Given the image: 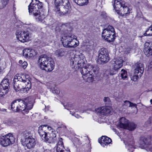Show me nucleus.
<instances>
[{"instance_id": "f3484780", "label": "nucleus", "mask_w": 152, "mask_h": 152, "mask_svg": "<svg viewBox=\"0 0 152 152\" xmlns=\"http://www.w3.org/2000/svg\"><path fill=\"white\" fill-rule=\"evenodd\" d=\"M99 60L103 63L107 62L110 58L107 50L104 48L101 49L99 51Z\"/></svg>"}, {"instance_id": "4468645a", "label": "nucleus", "mask_w": 152, "mask_h": 152, "mask_svg": "<svg viewBox=\"0 0 152 152\" xmlns=\"http://www.w3.org/2000/svg\"><path fill=\"white\" fill-rule=\"evenodd\" d=\"M27 30L20 31L18 30L16 32V37L20 41L23 42H27L29 38L30 33Z\"/></svg>"}, {"instance_id": "c85d7f7f", "label": "nucleus", "mask_w": 152, "mask_h": 152, "mask_svg": "<svg viewBox=\"0 0 152 152\" xmlns=\"http://www.w3.org/2000/svg\"><path fill=\"white\" fill-rule=\"evenodd\" d=\"M74 2L79 5H86L88 2L89 0H73Z\"/></svg>"}, {"instance_id": "39448f33", "label": "nucleus", "mask_w": 152, "mask_h": 152, "mask_svg": "<svg viewBox=\"0 0 152 152\" xmlns=\"http://www.w3.org/2000/svg\"><path fill=\"white\" fill-rule=\"evenodd\" d=\"M99 69L96 66L88 65L80 70L83 79L88 82H93L94 77L98 74Z\"/></svg>"}, {"instance_id": "a878e982", "label": "nucleus", "mask_w": 152, "mask_h": 152, "mask_svg": "<svg viewBox=\"0 0 152 152\" xmlns=\"http://www.w3.org/2000/svg\"><path fill=\"white\" fill-rule=\"evenodd\" d=\"M23 56L25 57L30 58L34 56L36 53L34 50L31 48H26L23 50Z\"/></svg>"}, {"instance_id": "473e14b6", "label": "nucleus", "mask_w": 152, "mask_h": 152, "mask_svg": "<svg viewBox=\"0 0 152 152\" xmlns=\"http://www.w3.org/2000/svg\"><path fill=\"white\" fill-rule=\"evenodd\" d=\"M55 53L58 56H62L65 54L64 51L62 50H56Z\"/></svg>"}, {"instance_id": "2f4dec72", "label": "nucleus", "mask_w": 152, "mask_h": 152, "mask_svg": "<svg viewBox=\"0 0 152 152\" xmlns=\"http://www.w3.org/2000/svg\"><path fill=\"white\" fill-rule=\"evenodd\" d=\"M136 127V125L134 123H130L128 124L127 127L126 128L129 130H134Z\"/></svg>"}, {"instance_id": "49530a36", "label": "nucleus", "mask_w": 152, "mask_h": 152, "mask_svg": "<svg viewBox=\"0 0 152 152\" xmlns=\"http://www.w3.org/2000/svg\"><path fill=\"white\" fill-rule=\"evenodd\" d=\"M6 110L5 109L1 108H0V111H5Z\"/></svg>"}, {"instance_id": "f704fd0d", "label": "nucleus", "mask_w": 152, "mask_h": 152, "mask_svg": "<svg viewBox=\"0 0 152 152\" xmlns=\"http://www.w3.org/2000/svg\"><path fill=\"white\" fill-rule=\"evenodd\" d=\"M9 0H1L2 5L0 7V9H2L6 7L8 4Z\"/></svg>"}, {"instance_id": "6e6d98bb", "label": "nucleus", "mask_w": 152, "mask_h": 152, "mask_svg": "<svg viewBox=\"0 0 152 152\" xmlns=\"http://www.w3.org/2000/svg\"><path fill=\"white\" fill-rule=\"evenodd\" d=\"M103 13L104 14H106V13H105V12H103Z\"/></svg>"}, {"instance_id": "b1692460", "label": "nucleus", "mask_w": 152, "mask_h": 152, "mask_svg": "<svg viewBox=\"0 0 152 152\" xmlns=\"http://www.w3.org/2000/svg\"><path fill=\"white\" fill-rule=\"evenodd\" d=\"M143 51L147 57L152 56V42H146L145 43Z\"/></svg>"}, {"instance_id": "e433bc0d", "label": "nucleus", "mask_w": 152, "mask_h": 152, "mask_svg": "<svg viewBox=\"0 0 152 152\" xmlns=\"http://www.w3.org/2000/svg\"><path fill=\"white\" fill-rule=\"evenodd\" d=\"M60 92V91L59 88L56 87L53 90V94H58Z\"/></svg>"}, {"instance_id": "a211bd4d", "label": "nucleus", "mask_w": 152, "mask_h": 152, "mask_svg": "<svg viewBox=\"0 0 152 152\" xmlns=\"http://www.w3.org/2000/svg\"><path fill=\"white\" fill-rule=\"evenodd\" d=\"M23 102L25 107L23 113L24 115L27 114L29 113V110L32 109L33 107V101L31 98L28 97L25 99Z\"/></svg>"}, {"instance_id": "2eb2a0df", "label": "nucleus", "mask_w": 152, "mask_h": 152, "mask_svg": "<svg viewBox=\"0 0 152 152\" xmlns=\"http://www.w3.org/2000/svg\"><path fill=\"white\" fill-rule=\"evenodd\" d=\"M136 67L134 70V75L131 77L132 80L134 81L137 80V78L141 76L144 72V68L143 64L140 63L136 64Z\"/></svg>"}, {"instance_id": "9d476101", "label": "nucleus", "mask_w": 152, "mask_h": 152, "mask_svg": "<svg viewBox=\"0 0 152 152\" xmlns=\"http://www.w3.org/2000/svg\"><path fill=\"white\" fill-rule=\"evenodd\" d=\"M31 133L30 131H26L23 135L25 137L24 145L29 149L34 148L36 144L35 139L30 136Z\"/></svg>"}, {"instance_id": "7c9ffc66", "label": "nucleus", "mask_w": 152, "mask_h": 152, "mask_svg": "<svg viewBox=\"0 0 152 152\" xmlns=\"http://www.w3.org/2000/svg\"><path fill=\"white\" fill-rule=\"evenodd\" d=\"M134 141H132V143H127L126 144V145L127 148L128 149V151L129 152H133V151L134 147L133 146V145L134 144Z\"/></svg>"}, {"instance_id": "58836bf2", "label": "nucleus", "mask_w": 152, "mask_h": 152, "mask_svg": "<svg viewBox=\"0 0 152 152\" xmlns=\"http://www.w3.org/2000/svg\"><path fill=\"white\" fill-rule=\"evenodd\" d=\"M27 63L26 62L24 61L23 62L22 64L21 65V67L23 68V69H25L27 66Z\"/></svg>"}, {"instance_id": "4be33fe9", "label": "nucleus", "mask_w": 152, "mask_h": 152, "mask_svg": "<svg viewBox=\"0 0 152 152\" xmlns=\"http://www.w3.org/2000/svg\"><path fill=\"white\" fill-rule=\"evenodd\" d=\"M54 148L56 149V152H71L69 149H65L62 141V139L61 138H59L58 142Z\"/></svg>"}, {"instance_id": "3c124183", "label": "nucleus", "mask_w": 152, "mask_h": 152, "mask_svg": "<svg viewBox=\"0 0 152 152\" xmlns=\"http://www.w3.org/2000/svg\"><path fill=\"white\" fill-rule=\"evenodd\" d=\"M150 102L151 103V104H152V99H151L150 100Z\"/></svg>"}, {"instance_id": "a18cd8bd", "label": "nucleus", "mask_w": 152, "mask_h": 152, "mask_svg": "<svg viewBox=\"0 0 152 152\" xmlns=\"http://www.w3.org/2000/svg\"><path fill=\"white\" fill-rule=\"evenodd\" d=\"M75 112L74 111H73L72 112L71 111H70V114H71V115H74V114L75 113Z\"/></svg>"}, {"instance_id": "dca6fc26", "label": "nucleus", "mask_w": 152, "mask_h": 152, "mask_svg": "<svg viewBox=\"0 0 152 152\" xmlns=\"http://www.w3.org/2000/svg\"><path fill=\"white\" fill-rule=\"evenodd\" d=\"M9 82L8 79H5L3 80L0 84V97L5 95L8 92Z\"/></svg>"}, {"instance_id": "0eeeda50", "label": "nucleus", "mask_w": 152, "mask_h": 152, "mask_svg": "<svg viewBox=\"0 0 152 152\" xmlns=\"http://www.w3.org/2000/svg\"><path fill=\"white\" fill-rule=\"evenodd\" d=\"M77 37L74 34L69 33L64 34L62 37L61 41L63 46L66 48L76 47L79 45V42L76 39Z\"/></svg>"}, {"instance_id": "bb28decb", "label": "nucleus", "mask_w": 152, "mask_h": 152, "mask_svg": "<svg viewBox=\"0 0 152 152\" xmlns=\"http://www.w3.org/2000/svg\"><path fill=\"white\" fill-rule=\"evenodd\" d=\"M128 124V120L125 117H122L120 118L119 124L118 125V128L125 129L127 128Z\"/></svg>"}, {"instance_id": "de8ad7c7", "label": "nucleus", "mask_w": 152, "mask_h": 152, "mask_svg": "<svg viewBox=\"0 0 152 152\" xmlns=\"http://www.w3.org/2000/svg\"><path fill=\"white\" fill-rule=\"evenodd\" d=\"M75 116L77 118H79L80 117H81V116L77 114L75 115Z\"/></svg>"}, {"instance_id": "603ef678", "label": "nucleus", "mask_w": 152, "mask_h": 152, "mask_svg": "<svg viewBox=\"0 0 152 152\" xmlns=\"http://www.w3.org/2000/svg\"><path fill=\"white\" fill-rule=\"evenodd\" d=\"M152 64V61H151L150 63V64L151 65V64Z\"/></svg>"}, {"instance_id": "8fccbe9b", "label": "nucleus", "mask_w": 152, "mask_h": 152, "mask_svg": "<svg viewBox=\"0 0 152 152\" xmlns=\"http://www.w3.org/2000/svg\"><path fill=\"white\" fill-rule=\"evenodd\" d=\"M23 63V62L21 60H20L19 61V63L20 64H22Z\"/></svg>"}, {"instance_id": "5701e85b", "label": "nucleus", "mask_w": 152, "mask_h": 152, "mask_svg": "<svg viewBox=\"0 0 152 152\" xmlns=\"http://www.w3.org/2000/svg\"><path fill=\"white\" fill-rule=\"evenodd\" d=\"M60 32L61 34H67L71 32L73 29L69 24H62L60 26Z\"/></svg>"}, {"instance_id": "c9c22d12", "label": "nucleus", "mask_w": 152, "mask_h": 152, "mask_svg": "<svg viewBox=\"0 0 152 152\" xmlns=\"http://www.w3.org/2000/svg\"><path fill=\"white\" fill-rule=\"evenodd\" d=\"M114 74V72H110L108 70L106 71L105 72H104V76L108 77L109 75H113Z\"/></svg>"}, {"instance_id": "cd10ccee", "label": "nucleus", "mask_w": 152, "mask_h": 152, "mask_svg": "<svg viewBox=\"0 0 152 152\" xmlns=\"http://www.w3.org/2000/svg\"><path fill=\"white\" fill-rule=\"evenodd\" d=\"M49 61L50 62L48 63V64L46 65L42 70H44L47 72H50L53 69L54 67L53 61L52 59Z\"/></svg>"}, {"instance_id": "6ab92c4d", "label": "nucleus", "mask_w": 152, "mask_h": 152, "mask_svg": "<svg viewBox=\"0 0 152 152\" xmlns=\"http://www.w3.org/2000/svg\"><path fill=\"white\" fill-rule=\"evenodd\" d=\"M51 59L50 58L47 57L45 55L40 56L39 58V63L40 68L42 69H44L45 66L48 64V63L50 62L49 61Z\"/></svg>"}, {"instance_id": "4d7b16f0", "label": "nucleus", "mask_w": 152, "mask_h": 152, "mask_svg": "<svg viewBox=\"0 0 152 152\" xmlns=\"http://www.w3.org/2000/svg\"><path fill=\"white\" fill-rule=\"evenodd\" d=\"M149 66H150V67H152V66H150V65H149Z\"/></svg>"}, {"instance_id": "f03ea898", "label": "nucleus", "mask_w": 152, "mask_h": 152, "mask_svg": "<svg viewBox=\"0 0 152 152\" xmlns=\"http://www.w3.org/2000/svg\"><path fill=\"white\" fill-rule=\"evenodd\" d=\"M43 7V4L38 0H32L31 2L28 6V10L30 15H33L37 20L42 22L45 16L40 12L39 10Z\"/></svg>"}, {"instance_id": "37998d69", "label": "nucleus", "mask_w": 152, "mask_h": 152, "mask_svg": "<svg viewBox=\"0 0 152 152\" xmlns=\"http://www.w3.org/2000/svg\"><path fill=\"white\" fill-rule=\"evenodd\" d=\"M109 97H105L104 99V102H108L109 101Z\"/></svg>"}, {"instance_id": "13d9d810", "label": "nucleus", "mask_w": 152, "mask_h": 152, "mask_svg": "<svg viewBox=\"0 0 152 152\" xmlns=\"http://www.w3.org/2000/svg\"><path fill=\"white\" fill-rule=\"evenodd\" d=\"M151 91H152V90H151Z\"/></svg>"}, {"instance_id": "412c9836", "label": "nucleus", "mask_w": 152, "mask_h": 152, "mask_svg": "<svg viewBox=\"0 0 152 152\" xmlns=\"http://www.w3.org/2000/svg\"><path fill=\"white\" fill-rule=\"evenodd\" d=\"M95 110L97 113L102 115H105L107 114H110L111 113L112 109L109 106H102L96 109Z\"/></svg>"}, {"instance_id": "c03bdc74", "label": "nucleus", "mask_w": 152, "mask_h": 152, "mask_svg": "<svg viewBox=\"0 0 152 152\" xmlns=\"http://www.w3.org/2000/svg\"><path fill=\"white\" fill-rule=\"evenodd\" d=\"M30 28L31 29V30L33 31L35 30V27L34 26H33V25H31L30 26Z\"/></svg>"}, {"instance_id": "bf43d9fd", "label": "nucleus", "mask_w": 152, "mask_h": 152, "mask_svg": "<svg viewBox=\"0 0 152 152\" xmlns=\"http://www.w3.org/2000/svg\"><path fill=\"white\" fill-rule=\"evenodd\" d=\"M151 1H152V0H151Z\"/></svg>"}, {"instance_id": "20e7f679", "label": "nucleus", "mask_w": 152, "mask_h": 152, "mask_svg": "<svg viewBox=\"0 0 152 152\" xmlns=\"http://www.w3.org/2000/svg\"><path fill=\"white\" fill-rule=\"evenodd\" d=\"M55 11L58 16L68 13L70 11L71 7L69 0H55Z\"/></svg>"}, {"instance_id": "ea45409f", "label": "nucleus", "mask_w": 152, "mask_h": 152, "mask_svg": "<svg viewBox=\"0 0 152 152\" xmlns=\"http://www.w3.org/2000/svg\"><path fill=\"white\" fill-rule=\"evenodd\" d=\"M124 105L127 106V107H129V105H130V104H131V102L130 101L127 100H126L124 101Z\"/></svg>"}, {"instance_id": "5fc2aeb1", "label": "nucleus", "mask_w": 152, "mask_h": 152, "mask_svg": "<svg viewBox=\"0 0 152 152\" xmlns=\"http://www.w3.org/2000/svg\"><path fill=\"white\" fill-rule=\"evenodd\" d=\"M114 130V131L115 132V130H116V129H113Z\"/></svg>"}, {"instance_id": "a19ab883", "label": "nucleus", "mask_w": 152, "mask_h": 152, "mask_svg": "<svg viewBox=\"0 0 152 152\" xmlns=\"http://www.w3.org/2000/svg\"><path fill=\"white\" fill-rule=\"evenodd\" d=\"M93 48V46L92 45H87L86 46V49L88 51L90 50H92Z\"/></svg>"}, {"instance_id": "f8f14e48", "label": "nucleus", "mask_w": 152, "mask_h": 152, "mask_svg": "<svg viewBox=\"0 0 152 152\" xmlns=\"http://www.w3.org/2000/svg\"><path fill=\"white\" fill-rule=\"evenodd\" d=\"M139 147L142 149L147 148L152 152V137H141L140 139Z\"/></svg>"}, {"instance_id": "c756f323", "label": "nucleus", "mask_w": 152, "mask_h": 152, "mask_svg": "<svg viewBox=\"0 0 152 152\" xmlns=\"http://www.w3.org/2000/svg\"><path fill=\"white\" fill-rule=\"evenodd\" d=\"M127 73L126 71L122 69L121 70L120 74V76L121 78L124 80L128 79Z\"/></svg>"}, {"instance_id": "1a4fd4ad", "label": "nucleus", "mask_w": 152, "mask_h": 152, "mask_svg": "<svg viewBox=\"0 0 152 152\" xmlns=\"http://www.w3.org/2000/svg\"><path fill=\"white\" fill-rule=\"evenodd\" d=\"M115 31L113 27L108 26L103 29L102 33V37L109 42H112L115 39Z\"/></svg>"}, {"instance_id": "6e6552de", "label": "nucleus", "mask_w": 152, "mask_h": 152, "mask_svg": "<svg viewBox=\"0 0 152 152\" xmlns=\"http://www.w3.org/2000/svg\"><path fill=\"white\" fill-rule=\"evenodd\" d=\"M114 7L118 13H120L123 16H126L130 13L128 4L124 1L114 0Z\"/></svg>"}, {"instance_id": "72a5a7b5", "label": "nucleus", "mask_w": 152, "mask_h": 152, "mask_svg": "<svg viewBox=\"0 0 152 152\" xmlns=\"http://www.w3.org/2000/svg\"><path fill=\"white\" fill-rule=\"evenodd\" d=\"M152 33V25L149 27L145 31L144 34L145 36H151V35H148V34L149 33Z\"/></svg>"}, {"instance_id": "423d86ee", "label": "nucleus", "mask_w": 152, "mask_h": 152, "mask_svg": "<svg viewBox=\"0 0 152 152\" xmlns=\"http://www.w3.org/2000/svg\"><path fill=\"white\" fill-rule=\"evenodd\" d=\"M86 62V58L84 55L80 53L79 52H77L73 58H72L70 60V65L72 68L79 69V71L83 67L87 66L88 64L85 65Z\"/></svg>"}, {"instance_id": "09e8293b", "label": "nucleus", "mask_w": 152, "mask_h": 152, "mask_svg": "<svg viewBox=\"0 0 152 152\" xmlns=\"http://www.w3.org/2000/svg\"><path fill=\"white\" fill-rule=\"evenodd\" d=\"M44 152H51L49 150L46 149L45 150Z\"/></svg>"}, {"instance_id": "ddd939ff", "label": "nucleus", "mask_w": 152, "mask_h": 152, "mask_svg": "<svg viewBox=\"0 0 152 152\" xmlns=\"http://www.w3.org/2000/svg\"><path fill=\"white\" fill-rule=\"evenodd\" d=\"M25 107L23 101L21 99L15 100L11 103V109L14 112H19L21 111L23 112L25 109H24Z\"/></svg>"}, {"instance_id": "4c0bfd02", "label": "nucleus", "mask_w": 152, "mask_h": 152, "mask_svg": "<svg viewBox=\"0 0 152 152\" xmlns=\"http://www.w3.org/2000/svg\"><path fill=\"white\" fill-rule=\"evenodd\" d=\"M15 124V121L12 120H9L8 121V124L10 125H14Z\"/></svg>"}, {"instance_id": "393cba45", "label": "nucleus", "mask_w": 152, "mask_h": 152, "mask_svg": "<svg viewBox=\"0 0 152 152\" xmlns=\"http://www.w3.org/2000/svg\"><path fill=\"white\" fill-rule=\"evenodd\" d=\"M99 143L104 147L110 144L112 142L111 139L106 136H102L98 140Z\"/></svg>"}, {"instance_id": "f257e3e1", "label": "nucleus", "mask_w": 152, "mask_h": 152, "mask_svg": "<svg viewBox=\"0 0 152 152\" xmlns=\"http://www.w3.org/2000/svg\"><path fill=\"white\" fill-rule=\"evenodd\" d=\"M24 74H17L14 79V88L16 91H20L21 93L28 91L30 89L31 82Z\"/></svg>"}, {"instance_id": "79ce46f5", "label": "nucleus", "mask_w": 152, "mask_h": 152, "mask_svg": "<svg viewBox=\"0 0 152 152\" xmlns=\"http://www.w3.org/2000/svg\"><path fill=\"white\" fill-rule=\"evenodd\" d=\"M129 107H134L137 109V105L135 103H133L131 102V104L129 105Z\"/></svg>"}, {"instance_id": "7ed1b4c3", "label": "nucleus", "mask_w": 152, "mask_h": 152, "mask_svg": "<svg viewBox=\"0 0 152 152\" xmlns=\"http://www.w3.org/2000/svg\"><path fill=\"white\" fill-rule=\"evenodd\" d=\"M51 129V127H48L46 125H44L40 126L38 129V132L40 137L45 142L49 143H55L57 141L56 131L52 130L51 132L48 133L46 132V129L50 130Z\"/></svg>"}, {"instance_id": "9b49d317", "label": "nucleus", "mask_w": 152, "mask_h": 152, "mask_svg": "<svg viewBox=\"0 0 152 152\" xmlns=\"http://www.w3.org/2000/svg\"><path fill=\"white\" fill-rule=\"evenodd\" d=\"M15 138L13 135L9 133L0 137V144L4 147L13 144L15 142Z\"/></svg>"}, {"instance_id": "aec40b11", "label": "nucleus", "mask_w": 152, "mask_h": 152, "mask_svg": "<svg viewBox=\"0 0 152 152\" xmlns=\"http://www.w3.org/2000/svg\"><path fill=\"white\" fill-rule=\"evenodd\" d=\"M111 62L113 69L117 70L122 66L123 60L122 58L118 57L113 59Z\"/></svg>"}, {"instance_id": "864d4df0", "label": "nucleus", "mask_w": 152, "mask_h": 152, "mask_svg": "<svg viewBox=\"0 0 152 152\" xmlns=\"http://www.w3.org/2000/svg\"><path fill=\"white\" fill-rule=\"evenodd\" d=\"M1 71V68L0 67V72Z\"/></svg>"}]
</instances>
